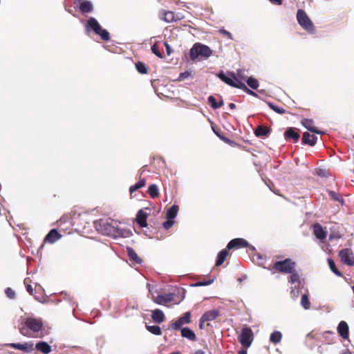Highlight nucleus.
<instances>
[{
    "instance_id": "1",
    "label": "nucleus",
    "mask_w": 354,
    "mask_h": 354,
    "mask_svg": "<svg viewBox=\"0 0 354 354\" xmlns=\"http://www.w3.org/2000/svg\"><path fill=\"white\" fill-rule=\"evenodd\" d=\"M43 326L44 323L41 319L28 317L24 322L20 323L18 329L22 335L32 337L35 336V333L41 330Z\"/></svg>"
},
{
    "instance_id": "2",
    "label": "nucleus",
    "mask_w": 354,
    "mask_h": 354,
    "mask_svg": "<svg viewBox=\"0 0 354 354\" xmlns=\"http://www.w3.org/2000/svg\"><path fill=\"white\" fill-rule=\"evenodd\" d=\"M85 29L87 32L93 30L95 34L99 35L100 38L105 41H108L111 39L109 32L103 29L97 19L94 17H90L85 25Z\"/></svg>"
},
{
    "instance_id": "3",
    "label": "nucleus",
    "mask_w": 354,
    "mask_h": 354,
    "mask_svg": "<svg viewBox=\"0 0 354 354\" xmlns=\"http://www.w3.org/2000/svg\"><path fill=\"white\" fill-rule=\"evenodd\" d=\"M212 55V50L209 46L200 43H196L190 49L189 56L192 60H195L199 55L208 58Z\"/></svg>"
},
{
    "instance_id": "4",
    "label": "nucleus",
    "mask_w": 354,
    "mask_h": 354,
    "mask_svg": "<svg viewBox=\"0 0 354 354\" xmlns=\"http://www.w3.org/2000/svg\"><path fill=\"white\" fill-rule=\"evenodd\" d=\"M296 263L291 259L287 258L283 261H277L272 265V269L278 272L288 274L292 272V269L295 268Z\"/></svg>"
},
{
    "instance_id": "5",
    "label": "nucleus",
    "mask_w": 354,
    "mask_h": 354,
    "mask_svg": "<svg viewBox=\"0 0 354 354\" xmlns=\"http://www.w3.org/2000/svg\"><path fill=\"white\" fill-rule=\"evenodd\" d=\"M297 19L299 24L306 31L313 33L315 32V26L304 10L299 9L297 12Z\"/></svg>"
},
{
    "instance_id": "6",
    "label": "nucleus",
    "mask_w": 354,
    "mask_h": 354,
    "mask_svg": "<svg viewBox=\"0 0 354 354\" xmlns=\"http://www.w3.org/2000/svg\"><path fill=\"white\" fill-rule=\"evenodd\" d=\"M238 339L243 346L250 347L254 339V334L252 329L247 326L243 327L239 335Z\"/></svg>"
},
{
    "instance_id": "7",
    "label": "nucleus",
    "mask_w": 354,
    "mask_h": 354,
    "mask_svg": "<svg viewBox=\"0 0 354 354\" xmlns=\"http://www.w3.org/2000/svg\"><path fill=\"white\" fill-rule=\"evenodd\" d=\"M95 225L97 231L107 236L111 235L115 231V227L108 220L100 219L95 222Z\"/></svg>"
},
{
    "instance_id": "8",
    "label": "nucleus",
    "mask_w": 354,
    "mask_h": 354,
    "mask_svg": "<svg viewBox=\"0 0 354 354\" xmlns=\"http://www.w3.org/2000/svg\"><path fill=\"white\" fill-rule=\"evenodd\" d=\"M228 75H226L223 72H221L217 75L218 77L227 85L239 88L241 81L236 78L234 73L230 72L228 73Z\"/></svg>"
},
{
    "instance_id": "9",
    "label": "nucleus",
    "mask_w": 354,
    "mask_h": 354,
    "mask_svg": "<svg viewBox=\"0 0 354 354\" xmlns=\"http://www.w3.org/2000/svg\"><path fill=\"white\" fill-rule=\"evenodd\" d=\"M341 261L348 266H354V256L353 251L349 248H344L339 251L338 254Z\"/></svg>"
},
{
    "instance_id": "10",
    "label": "nucleus",
    "mask_w": 354,
    "mask_h": 354,
    "mask_svg": "<svg viewBox=\"0 0 354 354\" xmlns=\"http://www.w3.org/2000/svg\"><path fill=\"white\" fill-rule=\"evenodd\" d=\"M191 322V313L186 312L183 314V315L179 317L176 322L172 323L171 325V328L174 330H180L181 326L186 324H189Z\"/></svg>"
},
{
    "instance_id": "11",
    "label": "nucleus",
    "mask_w": 354,
    "mask_h": 354,
    "mask_svg": "<svg viewBox=\"0 0 354 354\" xmlns=\"http://www.w3.org/2000/svg\"><path fill=\"white\" fill-rule=\"evenodd\" d=\"M8 346L14 349L21 350L25 353H30L34 350V344L32 342H28L24 344L11 343Z\"/></svg>"
},
{
    "instance_id": "12",
    "label": "nucleus",
    "mask_w": 354,
    "mask_h": 354,
    "mask_svg": "<svg viewBox=\"0 0 354 354\" xmlns=\"http://www.w3.org/2000/svg\"><path fill=\"white\" fill-rule=\"evenodd\" d=\"M248 245H249V243L245 239H241V238H236V239H234L231 240L228 243V244L227 245V250L239 249V248H246Z\"/></svg>"
},
{
    "instance_id": "13",
    "label": "nucleus",
    "mask_w": 354,
    "mask_h": 354,
    "mask_svg": "<svg viewBox=\"0 0 354 354\" xmlns=\"http://www.w3.org/2000/svg\"><path fill=\"white\" fill-rule=\"evenodd\" d=\"M174 295L173 293H168L165 295H160L157 297H153V301L159 305H167L174 300Z\"/></svg>"
},
{
    "instance_id": "14",
    "label": "nucleus",
    "mask_w": 354,
    "mask_h": 354,
    "mask_svg": "<svg viewBox=\"0 0 354 354\" xmlns=\"http://www.w3.org/2000/svg\"><path fill=\"white\" fill-rule=\"evenodd\" d=\"M284 138L286 140H292L294 142H297L300 138V134L293 127H289L284 133Z\"/></svg>"
},
{
    "instance_id": "15",
    "label": "nucleus",
    "mask_w": 354,
    "mask_h": 354,
    "mask_svg": "<svg viewBox=\"0 0 354 354\" xmlns=\"http://www.w3.org/2000/svg\"><path fill=\"white\" fill-rule=\"evenodd\" d=\"M62 235L56 229H52L45 236L44 242L48 243H54L61 238Z\"/></svg>"
},
{
    "instance_id": "16",
    "label": "nucleus",
    "mask_w": 354,
    "mask_h": 354,
    "mask_svg": "<svg viewBox=\"0 0 354 354\" xmlns=\"http://www.w3.org/2000/svg\"><path fill=\"white\" fill-rule=\"evenodd\" d=\"M77 2L79 3V8L82 13H88L93 11V7L89 1L75 0V3Z\"/></svg>"
},
{
    "instance_id": "17",
    "label": "nucleus",
    "mask_w": 354,
    "mask_h": 354,
    "mask_svg": "<svg viewBox=\"0 0 354 354\" xmlns=\"http://www.w3.org/2000/svg\"><path fill=\"white\" fill-rule=\"evenodd\" d=\"M339 335L344 339H347L349 336V328L345 321H341L337 327Z\"/></svg>"
},
{
    "instance_id": "18",
    "label": "nucleus",
    "mask_w": 354,
    "mask_h": 354,
    "mask_svg": "<svg viewBox=\"0 0 354 354\" xmlns=\"http://www.w3.org/2000/svg\"><path fill=\"white\" fill-rule=\"evenodd\" d=\"M301 124L306 128L308 131L317 133V134H322L323 132L322 131H319L317 129V128L315 127L314 122L311 119L308 118H304L301 120Z\"/></svg>"
},
{
    "instance_id": "19",
    "label": "nucleus",
    "mask_w": 354,
    "mask_h": 354,
    "mask_svg": "<svg viewBox=\"0 0 354 354\" xmlns=\"http://www.w3.org/2000/svg\"><path fill=\"white\" fill-rule=\"evenodd\" d=\"M317 138L315 135L310 134L308 132H304L301 142L304 145H308L309 146H314L317 142Z\"/></svg>"
},
{
    "instance_id": "20",
    "label": "nucleus",
    "mask_w": 354,
    "mask_h": 354,
    "mask_svg": "<svg viewBox=\"0 0 354 354\" xmlns=\"http://www.w3.org/2000/svg\"><path fill=\"white\" fill-rule=\"evenodd\" d=\"M148 214L143 209H140L136 215V222L141 227H145L147 226V218Z\"/></svg>"
},
{
    "instance_id": "21",
    "label": "nucleus",
    "mask_w": 354,
    "mask_h": 354,
    "mask_svg": "<svg viewBox=\"0 0 354 354\" xmlns=\"http://www.w3.org/2000/svg\"><path fill=\"white\" fill-rule=\"evenodd\" d=\"M313 233L315 236L320 240H324L326 237V232L324 230L322 226L319 223H315L313 225Z\"/></svg>"
},
{
    "instance_id": "22",
    "label": "nucleus",
    "mask_w": 354,
    "mask_h": 354,
    "mask_svg": "<svg viewBox=\"0 0 354 354\" xmlns=\"http://www.w3.org/2000/svg\"><path fill=\"white\" fill-rule=\"evenodd\" d=\"M219 311L216 309L207 311L202 315V322H209L214 320L219 316Z\"/></svg>"
},
{
    "instance_id": "23",
    "label": "nucleus",
    "mask_w": 354,
    "mask_h": 354,
    "mask_svg": "<svg viewBox=\"0 0 354 354\" xmlns=\"http://www.w3.org/2000/svg\"><path fill=\"white\" fill-rule=\"evenodd\" d=\"M127 254H128L129 260L133 263L140 264L142 263L141 258H140L138 257V255L136 254V252L132 248L127 247Z\"/></svg>"
},
{
    "instance_id": "24",
    "label": "nucleus",
    "mask_w": 354,
    "mask_h": 354,
    "mask_svg": "<svg viewBox=\"0 0 354 354\" xmlns=\"http://www.w3.org/2000/svg\"><path fill=\"white\" fill-rule=\"evenodd\" d=\"M35 348L42 354H48L51 352V346L46 342L37 343Z\"/></svg>"
},
{
    "instance_id": "25",
    "label": "nucleus",
    "mask_w": 354,
    "mask_h": 354,
    "mask_svg": "<svg viewBox=\"0 0 354 354\" xmlns=\"http://www.w3.org/2000/svg\"><path fill=\"white\" fill-rule=\"evenodd\" d=\"M151 318L155 322L160 324L164 322L165 316L161 310L156 309L152 312Z\"/></svg>"
},
{
    "instance_id": "26",
    "label": "nucleus",
    "mask_w": 354,
    "mask_h": 354,
    "mask_svg": "<svg viewBox=\"0 0 354 354\" xmlns=\"http://www.w3.org/2000/svg\"><path fill=\"white\" fill-rule=\"evenodd\" d=\"M270 129L264 125H260L257 127L254 134L257 137L266 136L270 134Z\"/></svg>"
},
{
    "instance_id": "27",
    "label": "nucleus",
    "mask_w": 354,
    "mask_h": 354,
    "mask_svg": "<svg viewBox=\"0 0 354 354\" xmlns=\"http://www.w3.org/2000/svg\"><path fill=\"white\" fill-rule=\"evenodd\" d=\"M181 335L192 341H195L196 339V336L194 332L188 327H185L181 329Z\"/></svg>"
},
{
    "instance_id": "28",
    "label": "nucleus",
    "mask_w": 354,
    "mask_h": 354,
    "mask_svg": "<svg viewBox=\"0 0 354 354\" xmlns=\"http://www.w3.org/2000/svg\"><path fill=\"white\" fill-rule=\"evenodd\" d=\"M228 254H229V252H228V250L227 249V248L222 250L221 251H220L218 254L217 259L216 261V266H221L223 263V262L225 261V260L226 259Z\"/></svg>"
},
{
    "instance_id": "29",
    "label": "nucleus",
    "mask_w": 354,
    "mask_h": 354,
    "mask_svg": "<svg viewBox=\"0 0 354 354\" xmlns=\"http://www.w3.org/2000/svg\"><path fill=\"white\" fill-rule=\"evenodd\" d=\"M290 275L288 277V282L291 284H297L299 285L301 283L300 276L299 273L295 270V268L292 269V272H289Z\"/></svg>"
},
{
    "instance_id": "30",
    "label": "nucleus",
    "mask_w": 354,
    "mask_h": 354,
    "mask_svg": "<svg viewBox=\"0 0 354 354\" xmlns=\"http://www.w3.org/2000/svg\"><path fill=\"white\" fill-rule=\"evenodd\" d=\"M179 210V207L177 205H173L167 212L166 217L167 219H174Z\"/></svg>"
},
{
    "instance_id": "31",
    "label": "nucleus",
    "mask_w": 354,
    "mask_h": 354,
    "mask_svg": "<svg viewBox=\"0 0 354 354\" xmlns=\"http://www.w3.org/2000/svg\"><path fill=\"white\" fill-rule=\"evenodd\" d=\"M328 266L330 270L337 277H343V274L336 267L335 261L332 259H328L327 260Z\"/></svg>"
},
{
    "instance_id": "32",
    "label": "nucleus",
    "mask_w": 354,
    "mask_h": 354,
    "mask_svg": "<svg viewBox=\"0 0 354 354\" xmlns=\"http://www.w3.org/2000/svg\"><path fill=\"white\" fill-rule=\"evenodd\" d=\"M145 185H146L145 179L140 178V180L137 183H136L135 185L130 187L129 192H130L131 195H132L135 191L138 190L140 188L145 187Z\"/></svg>"
},
{
    "instance_id": "33",
    "label": "nucleus",
    "mask_w": 354,
    "mask_h": 354,
    "mask_svg": "<svg viewBox=\"0 0 354 354\" xmlns=\"http://www.w3.org/2000/svg\"><path fill=\"white\" fill-rule=\"evenodd\" d=\"M147 192L152 198H155L159 195L158 187L155 184L149 186Z\"/></svg>"
},
{
    "instance_id": "34",
    "label": "nucleus",
    "mask_w": 354,
    "mask_h": 354,
    "mask_svg": "<svg viewBox=\"0 0 354 354\" xmlns=\"http://www.w3.org/2000/svg\"><path fill=\"white\" fill-rule=\"evenodd\" d=\"M281 333L279 331H274L272 333H271L270 337V341L276 344L281 342Z\"/></svg>"
},
{
    "instance_id": "35",
    "label": "nucleus",
    "mask_w": 354,
    "mask_h": 354,
    "mask_svg": "<svg viewBox=\"0 0 354 354\" xmlns=\"http://www.w3.org/2000/svg\"><path fill=\"white\" fill-rule=\"evenodd\" d=\"M163 15H164L163 19L168 23H170V22H172V21H174L176 20V15H175L174 12H173L171 11H167V12L165 11Z\"/></svg>"
},
{
    "instance_id": "36",
    "label": "nucleus",
    "mask_w": 354,
    "mask_h": 354,
    "mask_svg": "<svg viewBox=\"0 0 354 354\" xmlns=\"http://www.w3.org/2000/svg\"><path fill=\"white\" fill-rule=\"evenodd\" d=\"M136 68L140 74H147L148 73L147 66L142 62H138L136 64Z\"/></svg>"
},
{
    "instance_id": "37",
    "label": "nucleus",
    "mask_w": 354,
    "mask_h": 354,
    "mask_svg": "<svg viewBox=\"0 0 354 354\" xmlns=\"http://www.w3.org/2000/svg\"><path fill=\"white\" fill-rule=\"evenodd\" d=\"M147 330L150 332L151 333L156 335H160L161 328L158 326H146Z\"/></svg>"
},
{
    "instance_id": "38",
    "label": "nucleus",
    "mask_w": 354,
    "mask_h": 354,
    "mask_svg": "<svg viewBox=\"0 0 354 354\" xmlns=\"http://www.w3.org/2000/svg\"><path fill=\"white\" fill-rule=\"evenodd\" d=\"M301 304L305 309H309L310 308V302L307 295H302Z\"/></svg>"
},
{
    "instance_id": "39",
    "label": "nucleus",
    "mask_w": 354,
    "mask_h": 354,
    "mask_svg": "<svg viewBox=\"0 0 354 354\" xmlns=\"http://www.w3.org/2000/svg\"><path fill=\"white\" fill-rule=\"evenodd\" d=\"M247 84L252 89H257L259 85L258 80L252 77H250L247 80Z\"/></svg>"
},
{
    "instance_id": "40",
    "label": "nucleus",
    "mask_w": 354,
    "mask_h": 354,
    "mask_svg": "<svg viewBox=\"0 0 354 354\" xmlns=\"http://www.w3.org/2000/svg\"><path fill=\"white\" fill-rule=\"evenodd\" d=\"M151 51L153 54H155L157 57H160V58H162L163 56H162V54L160 52V48L159 46V44L158 43H156L154 44L152 46H151Z\"/></svg>"
},
{
    "instance_id": "41",
    "label": "nucleus",
    "mask_w": 354,
    "mask_h": 354,
    "mask_svg": "<svg viewBox=\"0 0 354 354\" xmlns=\"http://www.w3.org/2000/svg\"><path fill=\"white\" fill-rule=\"evenodd\" d=\"M328 194L330 196V197L335 201H338V202H340L342 203H344V200L342 199V198L341 197V196L336 193L334 191H328Z\"/></svg>"
},
{
    "instance_id": "42",
    "label": "nucleus",
    "mask_w": 354,
    "mask_h": 354,
    "mask_svg": "<svg viewBox=\"0 0 354 354\" xmlns=\"http://www.w3.org/2000/svg\"><path fill=\"white\" fill-rule=\"evenodd\" d=\"M239 88L242 89L243 91H245V93H247L248 94H249L250 95L257 97V94L255 92H254L253 91L249 89L245 86V84L244 83H243L242 82L241 84H239Z\"/></svg>"
},
{
    "instance_id": "43",
    "label": "nucleus",
    "mask_w": 354,
    "mask_h": 354,
    "mask_svg": "<svg viewBox=\"0 0 354 354\" xmlns=\"http://www.w3.org/2000/svg\"><path fill=\"white\" fill-rule=\"evenodd\" d=\"M268 106L271 109H272L277 113L283 114L286 113V110L283 108L277 106L271 102H268Z\"/></svg>"
},
{
    "instance_id": "44",
    "label": "nucleus",
    "mask_w": 354,
    "mask_h": 354,
    "mask_svg": "<svg viewBox=\"0 0 354 354\" xmlns=\"http://www.w3.org/2000/svg\"><path fill=\"white\" fill-rule=\"evenodd\" d=\"M6 296L11 299H15L16 294L13 289L11 288H7L5 290Z\"/></svg>"
},
{
    "instance_id": "45",
    "label": "nucleus",
    "mask_w": 354,
    "mask_h": 354,
    "mask_svg": "<svg viewBox=\"0 0 354 354\" xmlns=\"http://www.w3.org/2000/svg\"><path fill=\"white\" fill-rule=\"evenodd\" d=\"M214 132L215 133V134L221 139L223 141H224L225 143H227V144H230L232 142V141L225 137L224 136H223L221 133H220L218 131H216L214 128H212Z\"/></svg>"
},
{
    "instance_id": "46",
    "label": "nucleus",
    "mask_w": 354,
    "mask_h": 354,
    "mask_svg": "<svg viewBox=\"0 0 354 354\" xmlns=\"http://www.w3.org/2000/svg\"><path fill=\"white\" fill-rule=\"evenodd\" d=\"M208 102L213 109H218L217 102H216V98L214 96H212V95L209 96Z\"/></svg>"
},
{
    "instance_id": "47",
    "label": "nucleus",
    "mask_w": 354,
    "mask_h": 354,
    "mask_svg": "<svg viewBox=\"0 0 354 354\" xmlns=\"http://www.w3.org/2000/svg\"><path fill=\"white\" fill-rule=\"evenodd\" d=\"M236 78L240 81L241 80H246L247 77L244 74V71L239 69L236 71Z\"/></svg>"
},
{
    "instance_id": "48",
    "label": "nucleus",
    "mask_w": 354,
    "mask_h": 354,
    "mask_svg": "<svg viewBox=\"0 0 354 354\" xmlns=\"http://www.w3.org/2000/svg\"><path fill=\"white\" fill-rule=\"evenodd\" d=\"M174 222L173 219H167L166 221L163 223V227L165 229L168 230L174 225Z\"/></svg>"
},
{
    "instance_id": "49",
    "label": "nucleus",
    "mask_w": 354,
    "mask_h": 354,
    "mask_svg": "<svg viewBox=\"0 0 354 354\" xmlns=\"http://www.w3.org/2000/svg\"><path fill=\"white\" fill-rule=\"evenodd\" d=\"M189 75H190V72H189V71H185L184 73H180V75L178 76V80L183 81V80H185L186 78H187Z\"/></svg>"
},
{
    "instance_id": "50",
    "label": "nucleus",
    "mask_w": 354,
    "mask_h": 354,
    "mask_svg": "<svg viewBox=\"0 0 354 354\" xmlns=\"http://www.w3.org/2000/svg\"><path fill=\"white\" fill-rule=\"evenodd\" d=\"M219 32H220L221 34H222V35H223L226 36L228 39H232V34H231L229 31H227V30H225L224 28H221V29H220V30H219Z\"/></svg>"
},
{
    "instance_id": "51",
    "label": "nucleus",
    "mask_w": 354,
    "mask_h": 354,
    "mask_svg": "<svg viewBox=\"0 0 354 354\" xmlns=\"http://www.w3.org/2000/svg\"><path fill=\"white\" fill-rule=\"evenodd\" d=\"M27 281H28V279H26L24 280V283H25V285H26V290H27V291L28 292V293H29L30 295H33V288L32 287V286H31V285L28 284Z\"/></svg>"
},
{
    "instance_id": "52",
    "label": "nucleus",
    "mask_w": 354,
    "mask_h": 354,
    "mask_svg": "<svg viewBox=\"0 0 354 354\" xmlns=\"http://www.w3.org/2000/svg\"><path fill=\"white\" fill-rule=\"evenodd\" d=\"M317 174L319 176H321V177H326L327 176V172L326 170L324 169H319L317 171H316Z\"/></svg>"
},
{
    "instance_id": "53",
    "label": "nucleus",
    "mask_w": 354,
    "mask_h": 354,
    "mask_svg": "<svg viewBox=\"0 0 354 354\" xmlns=\"http://www.w3.org/2000/svg\"><path fill=\"white\" fill-rule=\"evenodd\" d=\"M212 280L199 281L196 284V286H207L209 285L212 283Z\"/></svg>"
},
{
    "instance_id": "54",
    "label": "nucleus",
    "mask_w": 354,
    "mask_h": 354,
    "mask_svg": "<svg viewBox=\"0 0 354 354\" xmlns=\"http://www.w3.org/2000/svg\"><path fill=\"white\" fill-rule=\"evenodd\" d=\"M164 46H165L167 55H169L171 53V48L170 46L167 42H164Z\"/></svg>"
},
{
    "instance_id": "55",
    "label": "nucleus",
    "mask_w": 354,
    "mask_h": 354,
    "mask_svg": "<svg viewBox=\"0 0 354 354\" xmlns=\"http://www.w3.org/2000/svg\"><path fill=\"white\" fill-rule=\"evenodd\" d=\"M283 0H270V1L273 3L281 5L282 3Z\"/></svg>"
},
{
    "instance_id": "56",
    "label": "nucleus",
    "mask_w": 354,
    "mask_h": 354,
    "mask_svg": "<svg viewBox=\"0 0 354 354\" xmlns=\"http://www.w3.org/2000/svg\"><path fill=\"white\" fill-rule=\"evenodd\" d=\"M205 322H202V317H201L200 319V324H199V327L200 328H203V324L205 323Z\"/></svg>"
},
{
    "instance_id": "57",
    "label": "nucleus",
    "mask_w": 354,
    "mask_h": 354,
    "mask_svg": "<svg viewBox=\"0 0 354 354\" xmlns=\"http://www.w3.org/2000/svg\"><path fill=\"white\" fill-rule=\"evenodd\" d=\"M229 107H230V109H234L236 108V105H235V104H234V103H230V104H229Z\"/></svg>"
},
{
    "instance_id": "58",
    "label": "nucleus",
    "mask_w": 354,
    "mask_h": 354,
    "mask_svg": "<svg viewBox=\"0 0 354 354\" xmlns=\"http://www.w3.org/2000/svg\"><path fill=\"white\" fill-rule=\"evenodd\" d=\"M194 354H205V353L202 350H197Z\"/></svg>"
},
{
    "instance_id": "59",
    "label": "nucleus",
    "mask_w": 354,
    "mask_h": 354,
    "mask_svg": "<svg viewBox=\"0 0 354 354\" xmlns=\"http://www.w3.org/2000/svg\"><path fill=\"white\" fill-rule=\"evenodd\" d=\"M239 354H247V351L245 349H241L239 351Z\"/></svg>"
},
{
    "instance_id": "60",
    "label": "nucleus",
    "mask_w": 354,
    "mask_h": 354,
    "mask_svg": "<svg viewBox=\"0 0 354 354\" xmlns=\"http://www.w3.org/2000/svg\"><path fill=\"white\" fill-rule=\"evenodd\" d=\"M223 104V100L220 101L219 102H217L218 109L220 108L221 106H222Z\"/></svg>"
},
{
    "instance_id": "61",
    "label": "nucleus",
    "mask_w": 354,
    "mask_h": 354,
    "mask_svg": "<svg viewBox=\"0 0 354 354\" xmlns=\"http://www.w3.org/2000/svg\"><path fill=\"white\" fill-rule=\"evenodd\" d=\"M341 354H351V352L349 351H346L343 352Z\"/></svg>"
},
{
    "instance_id": "62",
    "label": "nucleus",
    "mask_w": 354,
    "mask_h": 354,
    "mask_svg": "<svg viewBox=\"0 0 354 354\" xmlns=\"http://www.w3.org/2000/svg\"><path fill=\"white\" fill-rule=\"evenodd\" d=\"M170 354H179V353L178 352H173V353H171Z\"/></svg>"
},
{
    "instance_id": "63",
    "label": "nucleus",
    "mask_w": 354,
    "mask_h": 354,
    "mask_svg": "<svg viewBox=\"0 0 354 354\" xmlns=\"http://www.w3.org/2000/svg\"><path fill=\"white\" fill-rule=\"evenodd\" d=\"M353 290H354V286H353Z\"/></svg>"
}]
</instances>
